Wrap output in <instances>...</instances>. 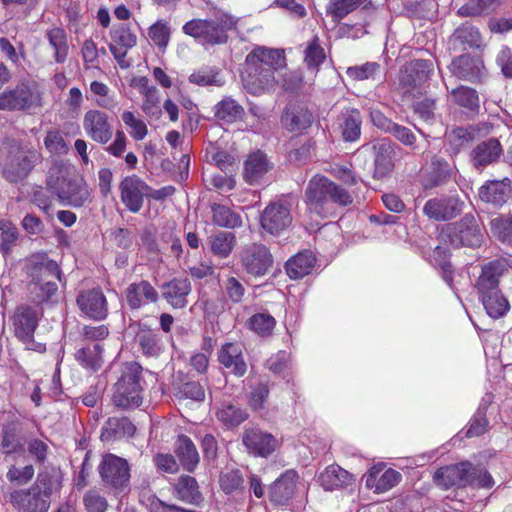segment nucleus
<instances>
[{
  "instance_id": "1",
  "label": "nucleus",
  "mask_w": 512,
  "mask_h": 512,
  "mask_svg": "<svg viewBox=\"0 0 512 512\" xmlns=\"http://www.w3.org/2000/svg\"><path fill=\"white\" fill-rule=\"evenodd\" d=\"M285 66L282 50L265 47L253 49L246 57L242 80L246 90L253 95L272 90L276 83L275 72Z\"/></svg>"
},
{
  "instance_id": "2",
  "label": "nucleus",
  "mask_w": 512,
  "mask_h": 512,
  "mask_svg": "<svg viewBox=\"0 0 512 512\" xmlns=\"http://www.w3.org/2000/svg\"><path fill=\"white\" fill-rule=\"evenodd\" d=\"M304 199L309 210L321 216L330 214L333 204L347 206L353 202L346 189L321 175H315L309 180Z\"/></svg>"
},
{
  "instance_id": "3",
  "label": "nucleus",
  "mask_w": 512,
  "mask_h": 512,
  "mask_svg": "<svg viewBox=\"0 0 512 512\" xmlns=\"http://www.w3.org/2000/svg\"><path fill=\"white\" fill-rule=\"evenodd\" d=\"M237 19L231 14L218 11L211 19H192L186 22L183 32L205 45L223 44L228 39L227 32L236 27Z\"/></svg>"
},
{
  "instance_id": "4",
  "label": "nucleus",
  "mask_w": 512,
  "mask_h": 512,
  "mask_svg": "<svg viewBox=\"0 0 512 512\" xmlns=\"http://www.w3.org/2000/svg\"><path fill=\"white\" fill-rule=\"evenodd\" d=\"M4 148L7 155L3 176L12 183L25 179L41 160L40 152L28 144L12 142L7 143Z\"/></svg>"
},
{
  "instance_id": "5",
  "label": "nucleus",
  "mask_w": 512,
  "mask_h": 512,
  "mask_svg": "<svg viewBox=\"0 0 512 512\" xmlns=\"http://www.w3.org/2000/svg\"><path fill=\"white\" fill-rule=\"evenodd\" d=\"M142 367L136 362L124 366L120 379L114 386L112 402L123 409L137 408L141 405L143 389L140 384Z\"/></svg>"
},
{
  "instance_id": "6",
  "label": "nucleus",
  "mask_w": 512,
  "mask_h": 512,
  "mask_svg": "<svg viewBox=\"0 0 512 512\" xmlns=\"http://www.w3.org/2000/svg\"><path fill=\"white\" fill-rule=\"evenodd\" d=\"M441 237L444 242H448L455 248L479 247L483 241V233L476 218L471 214H466L459 221L447 224Z\"/></svg>"
},
{
  "instance_id": "7",
  "label": "nucleus",
  "mask_w": 512,
  "mask_h": 512,
  "mask_svg": "<svg viewBox=\"0 0 512 512\" xmlns=\"http://www.w3.org/2000/svg\"><path fill=\"white\" fill-rule=\"evenodd\" d=\"M42 317V311L38 307L30 305H20L16 308L13 315L14 334L28 350L42 352L45 347L41 343L34 341V332L38 327L39 320Z\"/></svg>"
},
{
  "instance_id": "8",
  "label": "nucleus",
  "mask_w": 512,
  "mask_h": 512,
  "mask_svg": "<svg viewBox=\"0 0 512 512\" xmlns=\"http://www.w3.org/2000/svg\"><path fill=\"white\" fill-rule=\"evenodd\" d=\"M59 267L55 261L48 260L34 267L30 292L38 302L49 300L57 291L55 280H60Z\"/></svg>"
},
{
  "instance_id": "9",
  "label": "nucleus",
  "mask_w": 512,
  "mask_h": 512,
  "mask_svg": "<svg viewBox=\"0 0 512 512\" xmlns=\"http://www.w3.org/2000/svg\"><path fill=\"white\" fill-rule=\"evenodd\" d=\"M41 105V95L34 86L21 83L0 94V110H24Z\"/></svg>"
},
{
  "instance_id": "10",
  "label": "nucleus",
  "mask_w": 512,
  "mask_h": 512,
  "mask_svg": "<svg viewBox=\"0 0 512 512\" xmlns=\"http://www.w3.org/2000/svg\"><path fill=\"white\" fill-rule=\"evenodd\" d=\"M240 262L244 271L254 277L264 276L273 263L272 254L263 244H252L240 253Z\"/></svg>"
},
{
  "instance_id": "11",
  "label": "nucleus",
  "mask_w": 512,
  "mask_h": 512,
  "mask_svg": "<svg viewBox=\"0 0 512 512\" xmlns=\"http://www.w3.org/2000/svg\"><path fill=\"white\" fill-rule=\"evenodd\" d=\"M83 129L92 141L101 145L108 144L113 138V126L109 115L99 109H90L83 117Z\"/></svg>"
},
{
  "instance_id": "12",
  "label": "nucleus",
  "mask_w": 512,
  "mask_h": 512,
  "mask_svg": "<svg viewBox=\"0 0 512 512\" xmlns=\"http://www.w3.org/2000/svg\"><path fill=\"white\" fill-rule=\"evenodd\" d=\"M292 223L291 203L278 200L269 204L261 215V226L266 232L277 235Z\"/></svg>"
},
{
  "instance_id": "13",
  "label": "nucleus",
  "mask_w": 512,
  "mask_h": 512,
  "mask_svg": "<svg viewBox=\"0 0 512 512\" xmlns=\"http://www.w3.org/2000/svg\"><path fill=\"white\" fill-rule=\"evenodd\" d=\"M463 202L454 196L431 198L423 206V214L433 221H449L462 212Z\"/></svg>"
},
{
  "instance_id": "14",
  "label": "nucleus",
  "mask_w": 512,
  "mask_h": 512,
  "mask_svg": "<svg viewBox=\"0 0 512 512\" xmlns=\"http://www.w3.org/2000/svg\"><path fill=\"white\" fill-rule=\"evenodd\" d=\"M120 197L125 207L132 213L141 210L144 197L148 195V185L136 175L126 176L119 184Z\"/></svg>"
},
{
  "instance_id": "15",
  "label": "nucleus",
  "mask_w": 512,
  "mask_h": 512,
  "mask_svg": "<svg viewBox=\"0 0 512 512\" xmlns=\"http://www.w3.org/2000/svg\"><path fill=\"white\" fill-rule=\"evenodd\" d=\"M99 473L102 480L114 487H123L129 481V466L125 459L115 455H106L100 466Z\"/></svg>"
},
{
  "instance_id": "16",
  "label": "nucleus",
  "mask_w": 512,
  "mask_h": 512,
  "mask_svg": "<svg viewBox=\"0 0 512 512\" xmlns=\"http://www.w3.org/2000/svg\"><path fill=\"white\" fill-rule=\"evenodd\" d=\"M470 471L471 464L468 462L442 467L435 472L434 481L444 489L465 486L473 482Z\"/></svg>"
},
{
  "instance_id": "17",
  "label": "nucleus",
  "mask_w": 512,
  "mask_h": 512,
  "mask_svg": "<svg viewBox=\"0 0 512 512\" xmlns=\"http://www.w3.org/2000/svg\"><path fill=\"white\" fill-rule=\"evenodd\" d=\"M12 504L22 512H47L49 501L34 485L28 490H18L11 494Z\"/></svg>"
},
{
  "instance_id": "18",
  "label": "nucleus",
  "mask_w": 512,
  "mask_h": 512,
  "mask_svg": "<svg viewBox=\"0 0 512 512\" xmlns=\"http://www.w3.org/2000/svg\"><path fill=\"white\" fill-rule=\"evenodd\" d=\"M77 304L80 310L91 319L103 320L107 317V300L99 289L81 292L77 297Z\"/></svg>"
},
{
  "instance_id": "19",
  "label": "nucleus",
  "mask_w": 512,
  "mask_h": 512,
  "mask_svg": "<svg viewBox=\"0 0 512 512\" xmlns=\"http://www.w3.org/2000/svg\"><path fill=\"white\" fill-rule=\"evenodd\" d=\"M242 442L249 453L261 457L270 455L278 445L277 440L272 434L259 429L245 430Z\"/></svg>"
},
{
  "instance_id": "20",
  "label": "nucleus",
  "mask_w": 512,
  "mask_h": 512,
  "mask_svg": "<svg viewBox=\"0 0 512 512\" xmlns=\"http://www.w3.org/2000/svg\"><path fill=\"white\" fill-rule=\"evenodd\" d=\"M136 43L137 36L126 24L121 23L113 26L109 49L120 65L126 57L128 50L133 48Z\"/></svg>"
},
{
  "instance_id": "21",
  "label": "nucleus",
  "mask_w": 512,
  "mask_h": 512,
  "mask_svg": "<svg viewBox=\"0 0 512 512\" xmlns=\"http://www.w3.org/2000/svg\"><path fill=\"white\" fill-rule=\"evenodd\" d=\"M503 150L500 142L491 138L477 144L471 151V162L478 171H483L487 166L494 164L501 156Z\"/></svg>"
},
{
  "instance_id": "22",
  "label": "nucleus",
  "mask_w": 512,
  "mask_h": 512,
  "mask_svg": "<svg viewBox=\"0 0 512 512\" xmlns=\"http://www.w3.org/2000/svg\"><path fill=\"white\" fill-rule=\"evenodd\" d=\"M383 467L381 465L373 466L366 476V487L374 489L377 493H383L401 481V474L394 469H387L382 472Z\"/></svg>"
},
{
  "instance_id": "23",
  "label": "nucleus",
  "mask_w": 512,
  "mask_h": 512,
  "mask_svg": "<svg viewBox=\"0 0 512 512\" xmlns=\"http://www.w3.org/2000/svg\"><path fill=\"white\" fill-rule=\"evenodd\" d=\"M271 168L272 165L264 153L254 152L244 162V180L251 185L259 184Z\"/></svg>"
},
{
  "instance_id": "24",
  "label": "nucleus",
  "mask_w": 512,
  "mask_h": 512,
  "mask_svg": "<svg viewBox=\"0 0 512 512\" xmlns=\"http://www.w3.org/2000/svg\"><path fill=\"white\" fill-rule=\"evenodd\" d=\"M126 300L131 309H139L158 300L155 288L146 280L132 283L126 290Z\"/></svg>"
},
{
  "instance_id": "25",
  "label": "nucleus",
  "mask_w": 512,
  "mask_h": 512,
  "mask_svg": "<svg viewBox=\"0 0 512 512\" xmlns=\"http://www.w3.org/2000/svg\"><path fill=\"white\" fill-rule=\"evenodd\" d=\"M56 194L63 205L82 207L90 197L86 183L82 180H70L66 187L56 190Z\"/></svg>"
},
{
  "instance_id": "26",
  "label": "nucleus",
  "mask_w": 512,
  "mask_h": 512,
  "mask_svg": "<svg viewBox=\"0 0 512 512\" xmlns=\"http://www.w3.org/2000/svg\"><path fill=\"white\" fill-rule=\"evenodd\" d=\"M219 362L236 376L246 373L247 365L242 354V347L236 343L224 344L218 353Z\"/></svg>"
},
{
  "instance_id": "27",
  "label": "nucleus",
  "mask_w": 512,
  "mask_h": 512,
  "mask_svg": "<svg viewBox=\"0 0 512 512\" xmlns=\"http://www.w3.org/2000/svg\"><path fill=\"white\" fill-rule=\"evenodd\" d=\"M511 193V180L504 178L502 180L487 181L479 189V197L482 201L500 206L504 204Z\"/></svg>"
},
{
  "instance_id": "28",
  "label": "nucleus",
  "mask_w": 512,
  "mask_h": 512,
  "mask_svg": "<svg viewBox=\"0 0 512 512\" xmlns=\"http://www.w3.org/2000/svg\"><path fill=\"white\" fill-rule=\"evenodd\" d=\"M190 292L191 283L187 278H175L163 285L162 295L174 308H183Z\"/></svg>"
},
{
  "instance_id": "29",
  "label": "nucleus",
  "mask_w": 512,
  "mask_h": 512,
  "mask_svg": "<svg viewBox=\"0 0 512 512\" xmlns=\"http://www.w3.org/2000/svg\"><path fill=\"white\" fill-rule=\"evenodd\" d=\"M297 478L298 476L295 471L289 470L285 472L270 487V500L277 504L287 503L294 495Z\"/></svg>"
},
{
  "instance_id": "30",
  "label": "nucleus",
  "mask_w": 512,
  "mask_h": 512,
  "mask_svg": "<svg viewBox=\"0 0 512 512\" xmlns=\"http://www.w3.org/2000/svg\"><path fill=\"white\" fill-rule=\"evenodd\" d=\"M284 127L295 133H301L313 123L312 113L303 106H290L282 116Z\"/></svg>"
},
{
  "instance_id": "31",
  "label": "nucleus",
  "mask_w": 512,
  "mask_h": 512,
  "mask_svg": "<svg viewBox=\"0 0 512 512\" xmlns=\"http://www.w3.org/2000/svg\"><path fill=\"white\" fill-rule=\"evenodd\" d=\"M429 66L426 61L417 60L407 65L399 76L400 84L407 88H415L428 79Z\"/></svg>"
},
{
  "instance_id": "32",
  "label": "nucleus",
  "mask_w": 512,
  "mask_h": 512,
  "mask_svg": "<svg viewBox=\"0 0 512 512\" xmlns=\"http://www.w3.org/2000/svg\"><path fill=\"white\" fill-rule=\"evenodd\" d=\"M479 31L468 24L458 27L449 38V45L454 51H465L471 47L480 45Z\"/></svg>"
},
{
  "instance_id": "33",
  "label": "nucleus",
  "mask_w": 512,
  "mask_h": 512,
  "mask_svg": "<svg viewBox=\"0 0 512 512\" xmlns=\"http://www.w3.org/2000/svg\"><path fill=\"white\" fill-rule=\"evenodd\" d=\"M503 273V265L498 261H492L482 268L476 288L479 295L499 290V278Z\"/></svg>"
},
{
  "instance_id": "34",
  "label": "nucleus",
  "mask_w": 512,
  "mask_h": 512,
  "mask_svg": "<svg viewBox=\"0 0 512 512\" xmlns=\"http://www.w3.org/2000/svg\"><path fill=\"white\" fill-rule=\"evenodd\" d=\"M373 149L375 151L374 176L377 178H383L387 176L394 167L392 160V145L389 141L382 140L380 142L374 143Z\"/></svg>"
},
{
  "instance_id": "35",
  "label": "nucleus",
  "mask_w": 512,
  "mask_h": 512,
  "mask_svg": "<svg viewBox=\"0 0 512 512\" xmlns=\"http://www.w3.org/2000/svg\"><path fill=\"white\" fill-rule=\"evenodd\" d=\"M315 256L311 251H302L286 262V272L291 279H300L311 273L315 264Z\"/></svg>"
},
{
  "instance_id": "36",
  "label": "nucleus",
  "mask_w": 512,
  "mask_h": 512,
  "mask_svg": "<svg viewBox=\"0 0 512 512\" xmlns=\"http://www.w3.org/2000/svg\"><path fill=\"white\" fill-rule=\"evenodd\" d=\"M176 455L185 470L192 472L199 463V453L189 437L181 435L176 442Z\"/></svg>"
},
{
  "instance_id": "37",
  "label": "nucleus",
  "mask_w": 512,
  "mask_h": 512,
  "mask_svg": "<svg viewBox=\"0 0 512 512\" xmlns=\"http://www.w3.org/2000/svg\"><path fill=\"white\" fill-rule=\"evenodd\" d=\"M486 313L493 319L503 317L510 309L506 297L499 290L479 295Z\"/></svg>"
},
{
  "instance_id": "38",
  "label": "nucleus",
  "mask_w": 512,
  "mask_h": 512,
  "mask_svg": "<svg viewBox=\"0 0 512 512\" xmlns=\"http://www.w3.org/2000/svg\"><path fill=\"white\" fill-rule=\"evenodd\" d=\"M103 347L99 343L87 345L75 353L77 362L86 370L97 371L103 364Z\"/></svg>"
},
{
  "instance_id": "39",
  "label": "nucleus",
  "mask_w": 512,
  "mask_h": 512,
  "mask_svg": "<svg viewBox=\"0 0 512 512\" xmlns=\"http://www.w3.org/2000/svg\"><path fill=\"white\" fill-rule=\"evenodd\" d=\"M211 213L212 222L219 227L235 229L242 226L241 215L226 205L211 204Z\"/></svg>"
},
{
  "instance_id": "40",
  "label": "nucleus",
  "mask_w": 512,
  "mask_h": 512,
  "mask_svg": "<svg viewBox=\"0 0 512 512\" xmlns=\"http://www.w3.org/2000/svg\"><path fill=\"white\" fill-rule=\"evenodd\" d=\"M351 480V475L338 465L328 466L318 478L320 485L325 490H334L347 484Z\"/></svg>"
},
{
  "instance_id": "41",
  "label": "nucleus",
  "mask_w": 512,
  "mask_h": 512,
  "mask_svg": "<svg viewBox=\"0 0 512 512\" xmlns=\"http://www.w3.org/2000/svg\"><path fill=\"white\" fill-rule=\"evenodd\" d=\"M215 117L225 123H233L242 119L244 108L233 98L225 97L214 107Z\"/></svg>"
},
{
  "instance_id": "42",
  "label": "nucleus",
  "mask_w": 512,
  "mask_h": 512,
  "mask_svg": "<svg viewBox=\"0 0 512 512\" xmlns=\"http://www.w3.org/2000/svg\"><path fill=\"white\" fill-rule=\"evenodd\" d=\"M46 38L50 46L54 49V59L57 63L65 62L68 56L67 35L63 28L53 27L46 31Z\"/></svg>"
},
{
  "instance_id": "43",
  "label": "nucleus",
  "mask_w": 512,
  "mask_h": 512,
  "mask_svg": "<svg viewBox=\"0 0 512 512\" xmlns=\"http://www.w3.org/2000/svg\"><path fill=\"white\" fill-rule=\"evenodd\" d=\"M211 252L220 258L228 257L236 245V237L230 232H218L209 238Z\"/></svg>"
},
{
  "instance_id": "44",
  "label": "nucleus",
  "mask_w": 512,
  "mask_h": 512,
  "mask_svg": "<svg viewBox=\"0 0 512 512\" xmlns=\"http://www.w3.org/2000/svg\"><path fill=\"white\" fill-rule=\"evenodd\" d=\"M362 117L358 110L350 109L343 113L342 135L345 141L353 142L360 138Z\"/></svg>"
},
{
  "instance_id": "45",
  "label": "nucleus",
  "mask_w": 512,
  "mask_h": 512,
  "mask_svg": "<svg viewBox=\"0 0 512 512\" xmlns=\"http://www.w3.org/2000/svg\"><path fill=\"white\" fill-rule=\"evenodd\" d=\"M367 0H330L327 13L334 21L339 22L348 14L365 5Z\"/></svg>"
},
{
  "instance_id": "46",
  "label": "nucleus",
  "mask_w": 512,
  "mask_h": 512,
  "mask_svg": "<svg viewBox=\"0 0 512 512\" xmlns=\"http://www.w3.org/2000/svg\"><path fill=\"white\" fill-rule=\"evenodd\" d=\"M189 81L199 86H223L224 79L214 67H202L189 76Z\"/></svg>"
},
{
  "instance_id": "47",
  "label": "nucleus",
  "mask_w": 512,
  "mask_h": 512,
  "mask_svg": "<svg viewBox=\"0 0 512 512\" xmlns=\"http://www.w3.org/2000/svg\"><path fill=\"white\" fill-rule=\"evenodd\" d=\"M217 417L225 426L231 428L245 421L247 413L238 405L226 403L218 410Z\"/></svg>"
},
{
  "instance_id": "48",
  "label": "nucleus",
  "mask_w": 512,
  "mask_h": 512,
  "mask_svg": "<svg viewBox=\"0 0 512 512\" xmlns=\"http://www.w3.org/2000/svg\"><path fill=\"white\" fill-rule=\"evenodd\" d=\"M176 399L180 404H189V401L201 403L205 400V390L198 382L184 383L175 394Z\"/></svg>"
},
{
  "instance_id": "49",
  "label": "nucleus",
  "mask_w": 512,
  "mask_h": 512,
  "mask_svg": "<svg viewBox=\"0 0 512 512\" xmlns=\"http://www.w3.org/2000/svg\"><path fill=\"white\" fill-rule=\"evenodd\" d=\"M176 491L178 496L186 502H198L201 498L197 481L191 476H181L176 484Z\"/></svg>"
},
{
  "instance_id": "50",
  "label": "nucleus",
  "mask_w": 512,
  "mask_h": 512,
  "mask_svg": "<svg viewBox=\"0 0 512 512\" xmlns=\"http://www.w3.org/2000/svg\"><path fill=\"white\" fill-rule=\"evenodd\" d=\"M452 100L469 110H475L479 107V97L477 92L469 87L461 86L451 91Z\"/></svg>"
},
{
  "instance_id": "51",
  "label": "nucleus",
  "mask_w": 512,
  "mask_h": 512,
  "mask_svg": "<svg viewBox=\"0 0 512 512\" xmlns=\"http://www.w3.org/2000/svg\"><path fill=\"white\" fill-rule=\"evenodd\" d=\"M497 5L498 0H467L458 13L462 16H477L494 10Z\"/></svg>"
},
{
  "instance_id": "52",
  "label": "nucleus",
  "mask_w": 512,
  "mask_h": 512,
  "mask_svg": "<svg viewBox=\"0 0 512 512\" xmlns=\"http://www.w3.org/2000/svg\"><path fill=\"white\" fill-rule=\"evenodd\" d=\"M121 118L134 140L141 141L147 136L148 128L146 123L142 119L137 118L133 112L124 111Z\"/></svg>"
},
{
  "instance_id": "53",
  "label": "nucleus",
  "mask_w": 512,
  "mask_h": 512,
  "mask_svg": "<svg viewBox=\"0 0 512 512\" xmlns=\"http://www.w3.org/2000/svg\"><path fill=\"white\" fill-rule=\"evenodd\" d=\"M275 324L274 317L266 313L255 314L248 321L249 328L260 336L270 335Z\"/></svg>"
},
{
  "instance_id": "54",
  "label": "nucleus",
  "mask_w": 512,
  "mask_h": 512,
  "mask_svg": "<svg viewBox=\"0 0 512 512\" xmlns=\"http://www.w3.org/2000/svg\"><path fill=\"white\" fill-rule=\"evenodd\" d=\"M490 227L493 235L503 243L512 244V220L498 216L491 220Z\"/></svg>"
},
{
  "instance_id": "55",
  "label": "nucleus",
  "mask_w": 512,
  "mask_h": 512,
  "mask_svg": "<svg viewBox=\"0 0 512 512\" xmlns=\"http://www.w3.org/2000/svg\"><path fill=\"white\" fill-rule=\"evenodd\" d=\"M449 69L454 76L464 80L470 79L475 74L473 60L467 54L455 58L450 64Z\"/></svg>"
},
{
  "instance_id": "56",
  "label": "nucleus",
  "mask_w": 512,
  "mask_h": 512,
  "mask_svg": "<svg viewBox=\"0 0 512 512\" xmlns=\"http://www.w3.org/2000/svg\"><path fill=\"white\" fill-rule=\"evenodd\" d=\"M381 67L376 62H368L361 66L349 67L346 71L348 77L353 80L363 81L368 79H375L380 73Z\"/></svg>"
},
{
  "instance_id": "57",
  "label": "nucleus",
  "mask_w": 512,
  "mask_h": 512,
  "mask_svg": "<svg viewBox=\"0 0 512 512\" xmlns=\"http://www.w3.org/2000/svg\"><path fill=\"white\" fill-rule=\"evenodd\" d=\"M1 447L6 454L16 452L21 447L19 431L15 425L8 424L3 427Z\"/></svg>"
},
{
  "instance_id": "58",
  "label": "nucleus",
  "mask_w": 512,
  "mask_h": 512,
  "mask_svg": "<svg viewBox=\"0 0 512 512\" xmlns=\"http://www.w3.org/2000/svg\"><path fill=\"white\" fill-rule=\"evenodd\" d=\"M325 60V52L321 47L319 38L314 36L305 50V63L311 69H317Z\"/></svg>"
},
{
  "instance_id": "59",
  "label": "nucleus",
  "mask_w": 512,
  "mask_h": 512,
  "mask_svg": "<svg viewBox=\"0 0 512 512\" xmlns=\"http://www.w3.org/2000/svg\"><path fill=\"white\" fill-rule=\"evenodd\" d=\"M149 38L159 48H166L170 39V27L164 20L157 21L148 30Z\"/></svg>"
},
{
  "instance_id": "60",
  "label": "nucleus",
  "mask_w": 512,
  "mask_h": 512,
  "mask_svg": "<svg viewBox=\"0 0 512 512\" xmlns=\"http://www.w3.org/2000/svg\"><path fill=\"white\" fill-rule=\"evenodd\" d=\"M136 339L145 355L156 356L159 354L160 346L158 344V339L156 334L151 330H140L137 333Z\"/></svg>"
},
{
  "instance_id": "61",
  "label": "nucleus",
  "mask_w": 512,
  "mask_h": 512,
  "mask_svg": "<svg viewBox=\"0 0 512 512\" xmlns=\"http://www.w3.org/2000/svg\"><path fill=\"white\" fill-rule=\"evenodd\" d=\"M269 395L268 381H259L252 386L249 394V405L253 410L264 408V404Z\"/></svg>"
},
{
  "instance_id": "62",
  "label": "nucleus",
  "mask_w": 512,
  "mask_h": 512,
  "mask_svg": "<svg viewBox=\"0 0 512 512\" xmlns=\"http://www.w3.org/2000/svg\"><path fill=\"white\" fill-rule=\"evenodd\" d=\"M222 287L228 299L233 303H239L243 300L246 290L236 277L228 276L223 282Z\"/></svg>"
},
{
  "instance_id": "63",
  "label": "nucleus",
  "mask_w": 512,
  "mask_h": 512,
  "mask_svg": "<svg viewBox=\"0 0 512 512\" xmlns=\"http://www.w3.org/2000/svg\"><path fill=\"white\" fill-rule=\"evenodd\" d=\"M446 140L453 153H458L470 140L471 134L465 128H455L446 134Z\"/></svg>"
},
{
  "instance_id": "64",
  "label": "nucleus",
  "mask_w": 512,
  "mask_h": 512,
  "mask_svg": "<svg viewBox=\"0 0 512 512\" xmlns=\"http://www.w3.org/2000/svg\"><path fill=\"white\" fill-rule=\"evenodd\" d=\"M34 487H39L42 491V495L47 496V500L50 502L52 494L60 490L61 481L57 476H49L47 474L39 475Z\"/></svg>"
}]
</instances>
